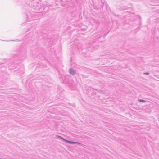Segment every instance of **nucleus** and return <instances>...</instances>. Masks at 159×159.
<instances>
[{"label":"nucleus","instance_id":"obj_1","mask_svg":"<svg viewBox=\"0 0 159 159\" xmlns=\"http://www.w3.org/2000/svg\"><path fill=\"white\" fill-rule=\"evenodd\" d=\"M70 73L72 74H74L75 73V72L74 70L71 69L70 70Z\"/></svg>","mask_w":159,"mask_h":159},{"label":"nucleus","instance_id":"obj_2","mask_svg":"<svg viewBox=\"0 0 159 159\" xmlns=\"http://www.w3.org/2000/svg\"><path fill=\"white\" fill-rule=\"evenodd\" d=\"M66 141L68 143H72V144H75V143H77L76 142H72L71 141H68V140H66Z\"/></svg>","mask_w":159,"mask_h":159},{"label":"nucleus","instance_id":"obj_3","mask_svg":"<svg viewBox=\"0 0 159 159\" xmlns=\"http://www.w3.org/2000/svg\"><path fill=\"white\" fill-rule=\"evenodd\" d=\"M61 139H62L63 140H64V141H66V140L65 139H63V138H62V137H61Z\"/></svg>","mask_w":159,"mask_h":159},{"label":"nucleus","instance_id":"obj_4","mask_svg":"<svg viewBox=\"0 0 159 159\" xmlns=\"http://www.w3.org/2000/svg\"><path fill=\"white\" fill-rule=\"evenodd\" d=\"M140 101H141V102H145V101L144 100H141Z\"/></svg>","mask_w":159,"mask_h":159},{"label":"nucleus","instance_id":"obj_5","mask_svg":"<svg viewBox=\"0 0 159 159\" xmlns=\"http://www.w3.org/2000/svg\"><path fill=\"white\" fill-rule=\"evenodd\" d=\"M0 159H2L1 158H0Z\"/></svg>","mask_w":159,"mask_h":159}]
</instances>
